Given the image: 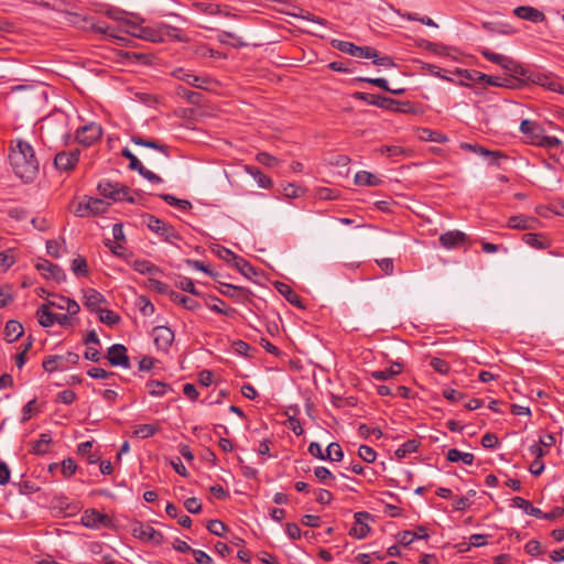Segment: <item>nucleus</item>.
Here are the masks:
<instances>
[{
    "label": "nucleus",
    "instance_id": "obj_1",
    "mask_svg": "<svg viewBox=\"0 0 564 564\" xmlns=\"http://www.w3.org/2000/svg\"><path fill=\"white\" fill-rule=\"evenodd\" d=\"M9 162L13 173L24 183L33 182L39 174V161L33 147L21 139L11 141Z\"/></svg>",
    "mask_w": 564,
    "mask_h": 564
},
{
    "label": "nucleus",
    "instance_id": "obj_2",
    "mask_svg": "<svg viewBox=\"0 0 564 564\" xmlns=\"http://www.w3.org/2000/svg\"><path fill=\"white\" fill-rule=\"evenodd\" d=\"M142 40L160 43L166 40H175L178 42H186V34L178 28L167 25L164 23H154L144 26Z\"/></svg>",
    "mask_w": 564,
    "mask_h": 564
},
{
    "label": "nucleus",
    "instance_id": "obj_3",
    "mask_svg": "<svg viewBox=\"0 0 564 564\" xmlns=\"http://www.w3.org/2000/svg\"><path fill=\"white\" fill-rule=\"evenodd\" d=\"M144 223L147 227L162 238L167 243H175L176 241L182 240V236L180 232L170 224L165 223L164 220L147 214L144 217Z\"/></svg>",
    "mask_w": 564,
    "mask_h": 564
},
{
    "label": "nucleus",
    "instance_id": "obj_4",
    "mask_svg": "<svg viewBox=\"0 0 564 564\" xmlns=\"http://www.w3.org/2000/svg\"><path fill=\"white\" fill-rule=\"evenodd\" d=\"M109 204L100 198L84 196L76 205H74V214L77 217L96 216L107 212Z\"/></svg>",
    "mask_w": 564,
    "mask_h": 564
},
{
    "label": "nucleus",
    "instance_id": "obj_5",
    "mask_svg": "<svg viewBox=\"0 0 564 564\" xmlns=\"http://www.w3.org/2000/svg\"><path fill=\"white\" fill-rule=\"evenodd\" d=\"M79 356L75 352H67L65 355H54L46 357L42 367L46 372L64 371L69 367L77 365Z\"/></svg>",
    "mask_w": 564,
    "mask_h": 564
},
{
    "label": "nucleus",
    "instance_id": "obj_6",
    "mask_svg": "<svg viewBox=\"0 0 564 564\" xmlns=\"http://www.w3.org/2000/svg\"><path fill=\"white\" fill-rule=\"evenodd\" d=\"M98 192L101 196L111 198L116 202H133V197L130 195V189L119 183L102 181L98 184Z\"/></svg>",
    "mask_w": 564,
    "mask_h": 564
},
{
    "label": "nucleus",
    "instance_id": "obj_7",
    "mask_svg": "<svg viewBox=\"0 0 564 564\" xmlns=\"http://www.w3.org/2000/svg\"><path fill=\"white\" fill-rule=\"evenodd\" d=\"M332 46L343 53L358 58H370L376 56V50L371 46H358L348 41L333 40Z\"/></svg>",
    "mask_w": 564,
    "mask_h": 564
},
{
    "label": "nucleus",
    "instance_id": "obj_8",
    "mask_svg": "<svg viewBox=\"0 0 564 564\" xmlns=\"http://www.w3.org/2000/svg\"><path fill=\"white\" fill-rule=\"evenodd\" d=\"M80 523L88 529L98 530L100 528H110L112 520L108 514L101 513L96 509H87L82 514Z\"/></svg>",
    "mask_w": 564,
    "mask_h": 564
},
{
    "label": "nucleus",
    "instance_id": "obj_9",
    "mask_svg": "<svg viewBox=\"0 0 564 564\" xmlns=\"http://www.w3.org/2000/svg\"><path fill=\"white\" fill-rule=\"evenodd\" d=\"M101 135L102 128L95 122H90L78 128L75 133L76 141L84 147L93 145L101 138Z\"/></svg>",
    "mask_w": 564,
    "mask_h": 564
},
{
    "label": "nucleus",
    "instance_id": "obj_10",
    "mask_svg": "<svg viewBox=\"0 0 564 564\" xmlns=\"http://www.w3.org/2000/svg\"><path fill=\"white\" fill-rule=\"evenodd\" d=\"M480 54L489 62L495 63L501 66L503 69L514 73V74H523L522 67L517 64L511 57H508L502 54L495 53L489 48H482Z\"/></svg>",
    "mask_w": 564,
    "mask_h": 564
},
{
    "label": "nucleus",
    "instance_id": "obj_11",
    "mask_svg": "<svg viewBox=\"0 0 564 564\" xmlns=\"http://www.w3.org/2000/svg\"><path fill=\"white\" fill-rule=\"evenodd\" d=\"M438 241L448 250L469 246L468 236L460 230H448L440 236Z\"/></svg>",
    "mask_w": 564,
    "mask_h": 564
},
{
    "label": "nucleus",
    "instance_id": "obj_12",
    "mask_svg": "<svg viewBox=\"0 0 564 564\" xmlns=\"http://www.w3.org/2000/svg\"><path fill=\"white\" fill-rule=\"evenodd\" d=\"M133 536L140 539L143 542H153L154 544H161L163 541V534L156 531L152 525L137 522L132 528Z\"/></svg>",
    "mask_w": 564,
    "mask_h": 564
},
{
    "label": "nucleus",
    "instance_id": "obj_13",
    "mask_svg": "<svg viewBox=\"0 0 564 564\" xmlns=\"http://www.w3.org/2000/svg\"><path fill=\"white\" fill-rule=\"evenodd\" d=\"M78 20H75L74 23L79 24L84 30L93 31L95 33L102 34L108 37L119 39L113 30L104 22H96L93 17H77Z\"/></svg>",
    "mask_w": 564,
    "mask_h": 564
},
{
    "label": "nucleus",
    "instance_id": "obj_14",
    "mask_svg": "<svg viewBox=\"0 0 564 564\" xmlns=\"http://www.w3.org/2000/svg\"><path fill=\"white\" fill-rule=\"evenodd\" d=\"M35 268L45 279H52L56 282L66 280V274L63 269L46 259H40Z\"/></svg>",
    "mask_w": 564,
    "mask_h": 564
},
{
    "label": "nucleus",
    "instance_id": "obj_15",
    "mask_svg": "<svg viewBox=\"0 0 564 564\" xmlns=\"http://www.w3.org/2000/svg\"><path fill=\"white\" fill-rule=\"evenodd\" d=\"M79 150H73L69 152L62 151L55 155L54 165L57 170L68 172L73 170L79 161Z\"/></svg>",
    "mask_w": 564,
    "mask_h": 564
},
{
    "label": "nucleus",
    "instance_id": "obj_16",
    "mask_svg": "<svg viewBox=\"0 0 564 564\" xmlns=\"http://www.w3.org/2000/svg\"><path fill=\"white\" fill-rule=\"evenodd\" d=\"M107 359L111 366H120L126 369L130 368L127 348L121 344H115L108 348Z\"/></svg>",
    "mask_w": 564,
    "mask_h": 564
},
{
    "label": "nucleus",
    "instance_id": "obj_17",
    "mask_svg": "<svg viewBox=\"0 0 564 564\" xmlns=\"http://www.w3.org/2000/svg\"><path fill=\"white\" fill-rule=\"evenodd\" d=\"M152 337L154 340L155 346L166 351L174 340V332L166 326H155L152 329Z\"/></svg>",
    "mask_w": 564,
    "mask_h": 564
},
{
    "label": "nucleus",
    "instance_id": "obj_18",
    "mask_svg": "<svg viewBox=\"0 0 564 564\" xmlns=\"http://www.w3.org/2000/svg\"><path fill=\"white\" fill-rule=\"evenodd\" d=\"M532 83L546 88L551 91L564 95V86L561 80L552 74H535L531 78Z\"/></svg>",
    "mask_w": 564,
    "mask_h": 564
},
{
    "label": "nucleus",
    "instance_id": "obj_19",
    "mask_svg": "<svg viewBox=\"0 0 564 564\" xmlns=\"http://www.w3.org/2000/svg\"><path fill=\"white\" fill-rule=\"evenodd\" d=\"M354 518L355 522L349 530V535L356 539L366 538L370 531V527L366 522L370 518V514L366 511H360L356 512Z\"/></svg>",
    "mask_w": 564,
    "mask_h": 564
},
{
    "label": "nucleus",
    "instance_id": "obj_20",
    "mask_svg": "<svg viewBox=\"0 0 564 564\" xmlns=\"http://www.w3.org/2000/svg\"><path fill=\"white\" fill-rule=\"evenodd\" d=\"M172 75L176 79L182 80V82L188 84L189 86H193V87L199 88V89H206L207 84L209 83V79L207 77H200V76L194 75L184 68L174 69Z\"/></svg>",
    "mask_w": 564,
    "mask_h": 564
},
{
    "label": "nucleus",
    "instance_id": "obj_21",
    "mask_svg": "<svg viewBox=\"0 0 564 564\" xmlns=\"http://www.w3.org/2000/svg\"><path fill=\"white\" fill-rule=\"evenodd\" d=\"M352 97L355 99L366 101L369 105L379 107V108L384 109V110L386 109H391L393 104H394V99H392V98H389V97H386V96H382V95L367 94V93H362V91H356L352 95Z\"/></svg>",
    "mask_w": 564,
    "mask_h": 564
},
{
    "label": "nucleus",
    "instance_id": "obj_22",
    "mask_svg": "<svg viewBox=\"0 0 564 564\" xmlns=\"http://www.w3.org/2000/svg\"><path fill=\"white\" fill-rule=\"evenodd\" d=\"M513 15L532 23H542L545 21V14L536 8L530 6H520L513 9Z\"/></svg>",
    "mask_w": 564,
    "mask_h": 564
},
{
    "label": "nucleus",
    "instance_id": "obj_23",
    "mask_svg": "<svg viewBox=\"0 0 564 564\" xmlns=\"http://www.w3.org/2000/svg\"><path fill=\"white\" fill-rule=\"evenodd\" d=\"M451 74L458 75L460 80L458 85L469 87L471 84H481L485 79V74L475 70V69H466V68H455Z\"/></svg>",
    "mask_w": 564,
    "mask_h": 564
},
{
    "label": "nucleus",
    "instance_id": "obj_24",
    "mask_svg": "<svg viewBox=\"0 0 564 564\" xmlns=\"http://www.w3.org/2000/svg\"><path fill=\"white\" fill-rule=\"evenodd\" d=\"M520 131L529 139L531 144H536L539 142L540 137L544 132V129L541 124L533 120H522L520 124Z\"/></svg>",
    "mask_w": 564,
    "mask_h": 564
},
{
    "label": "nucleus",
    "instance_id": "obj_25",
    "mask_svg": "<svg viewBox=\"0 0 564 564\" xmlns=\"http://www.w3.org/2000/svg\"><path fill=\"white\" fill-rule=\"evenodd\" d=\"M106 302L105 296L95 289H87L84 291V306L97 313L101 308V304Z\"/></svg>",
    "mask_w": 564,
    "mask_h": 564
},
{
    "label": "nucleus",
    "instance_id": "obj_26",
    "mask_svg": "<svg viewBox=\"0 0 564 564\" xmlns=\"http://www.w3.org/2000/svg\"><path fill=\"white\" fill-rule=\"evenodd\" d=\"M52 443L51 433H42L40 438L36 441H31L29 443V452L34 455H45L50 452V445Z\"/></svg>",
    "mask_w": 564,
    "mask_h": 564
},
{
    "label": "nucleus",
    "instance_id": "obj_27",
    "mask_svg": "<svg viewBox=\"0 0 564 564\" xmlns=\"http://www.w3.org/2000/svg\"><path fill=\"white\" fill-rule=\"evenodd\" d=\"M131 142H133L137 145L154 149V150L161 152L165 158H167L170 155L169 147L163 144V143H161L158 140L145 139V138H143L141 135L135 134V135L131 137Z\"/></svg>",
    "mask_w": 564,
    "mask_h": 564
},
{
    "label": "nucleus",
    "instance_id": "obj_28",
    "mask_svg": "<svg viewBox=\"0 0 564 564\" xmlns=\"http://www.w3.org/2000/svg\"><path fill=\"white\" fill-rule=\"evenodd\" d=\"M225 253H226V257L225 259L227 261H230L232 260L234 263H235V267L246 276H249L250 274H254L256 271L253 269V267L246 260L243 259L242 257H239L237 254H235L232 251H230L229 249H225Z\"/></svg>",
    "mask_w": 564,
    "mask_h": 564
},
{
    "label": "nucleus",
    "instance_id": "obj_29",
    "mask_svg": "<svg viewBox=\"0 0 564 564\" xmlns=\"http://www.w3.org/2000/svg\"><path fill=\"white\" fill-rule=\"evenodd\" d=\"M276 290L279 291L280 294H282L288 300L289 303H291L292 305H294L299 308H304L302 299L294 290H292V288L290 285H288L283 282H279L276 284Z\"/></svg>",
    "mask_w": 564,
    "mask_h": 564
},
{
    "label": "nucleus",
    "instance_id": "obj_30",
    "mask_svg": "<svg viewBox=\"0 0 564 564\" xmlns=\"http://www.w3.org/2000/svg\"><path fill=\"white\" fill-rule=\"evenodd\" d=\"M517 78L516 77H499V76H490L485 74V79L482 80V85L494 86V87H506V88H516L517 87Z\"/></svg>",
    "mask_w": 564,
    "mask_h": 564
},
{
    "label": "nucleus",
    "instance_id": "obj_31",
    "mask_svg": "<svg viewBox=\"0 0 564 564\" xmlns=\"http://www.w3.org/2000/svg\"><path fill=\"white\" fill-rule=\"evenodd\" d=\"M245 171L254 178L260 188L269 189L273 186L271 177L263 174L258 167L252 165H245Z\"/></svg>",
    "mask_w": 564,
    "mask_h": 564
},
{
    "label": "nucleus",
    "instance_id": "obj_32",
    "mask_svg": "<svg viewBox=\"0 0 564 564\" xmlns=\"http://www.w3.org/2000/svg\"><path fill=\"white\" fill-rule=\"evenodd\" d=\"M511 507L519 508L523 510L527 514L538 519L540 518V516H542V510L540 508L534 507L529 500L522 497H513L511 499Z\"/></svg>",
    "mask_w": 564,
    "mask_h": 564
},
{
    "label": "nucleus",
    "instance_id": "obj_33",
    "mask_svg": "<svg viewBox=\"0 0 564 564\" xmlns=\"http://www.w3.org/2000/svg\"><path fill=\"white\" fill-rule=\"evenodd\" d=\"M522 240L530 247L539 250L550 247L549 240L542 234L527 232L522 236Z\"/></svg>",
    "mask_w": 564,
    "mask_h": 564
},
{
    "label": "nucleus",
    "instance_id": "obj_34",
    "mask_svg": "<svg viewBox=\"0 0 564 564\" xmlns=\"http://www.w3.org/2000/svg\"><path fill=\"white\" fill-rule=\"evenodd\" d=\"M402 371V365L400 362H392V365L383 370H376L371 372V377L375 380L383 381L389 380L392 377L399 375Z\"/></svg>",
    "mask_w": 564,
    "mask_h": 564
},
{
    "label": "nucleus",
    "instance_id": "obj_35",
    "mask_svg": "<svg viewBox=\"0 0 564 564\" xmlns=\"http://www.w3.org/2000/svg\"><path fill=\"white\" fill-rule=\"evenodd\" d=\"M420 446V441L416 438L408 440L401 444L395 451L394 456L398 459H403L410 454L416 453Z\"/></svg>",
    "mask_w": 564,
    "mask_h": 564
},
{
    "label": "nucleus",
    "instance_id": "obj_36",
    "mask_svg": "<svg viewBox=\"0 0 564 564\" xmlns=\"http://www.w3.org/2000/svg\"><path fill=\"white\" fill-rule=\"evenodd\" d=\"M23 334V326L18 321H9L4 327V337L8 343L15 341Z\"/></svg>",
    "mask_w": 564,
    "mask_h": 564
},
{
    "label": "nucleus",
    "instance_id": "obj_37",
    "mask_svg": "<svg viewBox=\"0 0 564 564\" xmlns=\"http://www.w3.org/2000/svg\"><path fill=\"white\" fill-rule=\"evenodd\" d=\"M37 321L43 327H51L55 324V314L50 311L48 304H42L36 311Z\"/></svg>",
    "mask_w": 564,
    "mask_h": 564
},
{
    "label": "nucleus",
    "instance_id": "obj_38",
    "mask_svg": "<svg viewBox=\"0 0 564 564\" xmlns=\"http://www.w3.org/2000/svg\"><path fill=\"white\" fill-rule=\"evenodd\" d=\"M534 221V218L527 217L524 215L511 216L508 219V227L518 230H525L532 228V224Z\"/></svg>",
    "mask_w": 564,
    "mask_h": 564
},
{
    "label": "nucleus",
    "instance_id": "obj_39",
    "mask_svg": "<svg viewBox=\"0 0 564 564\" xmlns=\"http://www.w3.org/2000/svg\"><path fill=\"white\" fill-rule=\"evenodd\" d=\"M476 153L487 158L490 165L499 166L502 160H507L508 156L502 151H490L485 148H477Z\"/></svg>",
    "mask_w": 564,
    "mask_h": 564
},
{
    "label": "nucleus",
    "instance_id": "obj_40",
    "mask_svg": "<svg viewBox=\"0 0 564 564\" xmlns=\"http://www.w3.org/2000/svg\"><path fill=\"white\" fill-rule=\"evenodd\" d=\"M93 449V442L86 441L77 446V454L87 457V464L94 465L100 460V456L96 453H91Z\"/></svg>",
    "mask_w": 564,
    "mask_h": 564
},
{
    "label": "nucleus",
    "instance_id": "obj_41",
    "mask_svg": "<svg viewBox=\"0 0 564 564\" xmlns=\"http://www.w3.org/2000/svg\"><path fill=\"white\" fill-rule=\"evenodd\" d=\"M355 183L360 186H378L381 181L370 172L359 171L355 174Z\"/></svg>",
    "mask_w": 564,
    "mask_h": 564
},
{
    "label": "nucleus",
    "instance_id": "obj_42",
    "mask_svg": "<svg viewBox=\"0 0 564 564\" xmlns=\"http://www.w3.org/2000/svg\"><path fill=\"white\" fill-rule=\"evenodd\" d=\"M144 26L145 25H142L141 23H139L130 18H127V20H124V23L121 26V31H124L126 33H128L134 37L142 40Z\"/></svg>",
    "mask_w": 564,
    "mask_h": 564
},
{
    "label": "nucleus",
    "instance_id": "obj_43",
    "mask_svg": "<svg viewBox=\"0 0 564 564\" xmlns=\"http://www.w3.org/2000/svg\"><path fill=\"white\" fill-rule=\"evenodd\" d=\"M144 26L145 25H142L141 23H139L130 18H127V20H124V23L121 26V31H124L126 33H128L134 37L142 40Z\"/></svg>",
    "mask_w": 564,
    "mask_h": 564
},
{
    "label": "nucleus",
    "instance_id": "obj_44",
    "mask_svg": "<svg viewBox=\"0 0 564 564\" xmlns=\"http://www.w3.org/2000/svg\"><path fill=\"white\" fill-rule=\"evenodd\" d=\"M170 297L173 302L181 304L184 308L188 311H195L199 307L197 301L186 295L180 294L177 292L172 291L170 293Z\"/></svg>",
    "mask_w": 564,
    "mask_h": 564
},
{
    "label": "nucleus",
    "instance_id": "obj_45",
    "mask_svg": "<svg viewBox=\"0 0 564 564\" xmlns=\"http://www.w3.org/2000/svg\"><path fill=\"white\" fill-rule=\"evenodd\" d=\"M70 269L76 276L88 275V264L86 258L77 256L72 260Z\"/></svg>",
    "mask_w": 564,
    "mask_h": 564
},
{
    "label": "nucleus",
    "instance_id": "obj_46",
    "mask_svg": "<svg viewBox=\"0 0 564 564\" xmlns=\"http://www.w3.org/2000/svg\"><path fill=\"white\" fill-rule=\"evenodd\" d=\"M131 267L133 268L134 271H137L141 274H152V273H156L159 271V268L148 260H140V259L134 260L131 263Z\"/></svg>",
    "mask_w": 564,
    "mask_h": 564
},
{
    "label": "nucleus",
    "instance_id": "obj_47",
    "mask_svg": "<svg viewBox=\"0 0 564 564\" xmlns=\"http://www.w3.org/2000/svg\"><path fill=\"white\" fill-rule=\"evenodd\" d=\"M344 458V452L338 443L332 442L325 449V460L340 462Z\"/></svg>",
    "mask_w": 564,
    "mask_h": 564
},
{
    "label": "nucleus",
    "instance_id": "obj_48",
    "mask_svg": "<svg viewBox=\"0 0 564 564\" xmlns=\"http://www.w3.org/2000/svg\"><path fill=\"white\" fill-rule=\"evenodd\" d=\"M314 476L316 477V479H318L322 484L326 486H332L335 480V476L333 475V473L324 466L315 467Z\"/></svg>",
    "mask_w": 564,
    "mask_h": 564
},
{
    "label": "nucleus",
    "instance_id": "obj_49",
    "mask_svg": "<svg viewBox=\"0 0 564 564\" xmlns=\"http://www.w3.org/2000/svg\"><path fill=\"white\" fill-rule=\"evenodd\" d=\"M159 426L160 425H139L135 430H133L131 436L138 438H149L160 431Z\"/></svg>",
    "mask_w": 564,
    "mask_h": 564
},
{
    "label": "nucleus",
    "instance_id": "obj_50",
    "mask_svg": "<svg viewBox=\"0 0 564 564\" xmlns=\"http://www.w3.org/2000/svg\"><path fill=\"white\" fill-rule=\"evenodd\" d=\"M381 154H386L387 156H408L411 153V150L405 149L401 145H382L379 150Z\"/></svg>",
    "mask_w": 564,
    "mask_h": 564
},
{
    "label": "nucleus",
    "instance_id": "obj_51",
    "mask_svg": "<svg viewBox=\"0 0 564 564\" xmlns=\"http://www.w3.org/2000/svg\"><path fill=\"white\" fill-rule=\"evenodd\" d=\"M193 7L202 12V13H205V14H208V15H217L219 14L221 11H220V7L216 3H212V2H207V1H198V2H194L193 3Z\"/></svg>",
    "mask_w": 564,
    "mask_h": 564
},
{
    "label": "nucleus",
    "instance_id": "obj_52",
    "mask_svg": "<svg viewBox=\"0 0 564 564\" xmlns=\"http://www.w3.org/2000/svg\"><path fill=\"white\" fill-rule=\"evenodd\" d=\"M160 197L169 205L177 207L181 210H188L192 208V203L187 199H180L170 194H162Z\"/></svg>",
    "mask_w": 564,
    "mask_h": 564
},
{
    "label": "nucleus",
    "instance_id": "obj_53",
    "mask_svg": "<svg viewBox=\"0 0 564 564\" xmlns=\"http://www.w3.org/2000/svg\"><path fill=\"white\" fill-rule=\"evenodd\" d=\"M358 435L365 440H367L369 437H375L378 440L383 435V433L378 426L359 425L358 426Z\"/></svg>",
    "mask_w": 564,
    "mask_h": 564
},
{
    "label": "nucleus",
    "instance_id": "obj_54",
    "mask_svg": "<svg viewBox=\"0 0 564 564\" xmlns=\"http://www.w3.org/2000/svg\"><path fill=\"white\" fill-rule=\"evenodd\" d=\"M97 313L100 322L108 326H113L120 321V316L110 310L100 308Z\"/></svg>",
    "mask_w": 564,
    "mask_h": 564
},
{
    "label": "nucleus",
    "instance_id": "obj_55",
    "mask_svg": "<svg viewBox=\"0 0 564 564\" xmlns=\"http://www.w3.org/2000/svg\"><path fill=\"white\" fill-rule=\"evenodd\" d=\"M177 95L185 98L192 105H199L202 101V94L188 90L184 87H177Z\"/></svg>",
    "mask_w": 564,
    "mask_h": 564
},
{
    "label": "nucleus",
    "instance_id": "obj_56",
    "mask_svg": "<svg viewBox=\"0 0 564 564\" xmlns=\"http://www.w3.org/2000/svg\"><path fill=\"white\" fill-rule=\"evenodd\" d=\"M104 14L113 21H118L121 24L124 23V20L128 18V13L119 8L109 7L104 11Z\"/></svg>",
    "mask_w": 564,
    "mask_h": 564
},
{
    "label": "nucleus",
    "instance_id": "obj_57",
    "mask_svg": "<svg viewBox=\"0 0 564 564\" xmlns=\"http://www.w3.org/2000/svg\"><path fill=\"white\" fill-rule=\"evenodd\" d=\"M176 286L196 296L200 294L195 288L194 281L187 276H181L176 282Z\"/></svg>",
    "mask_w": 564,
    "mask_h": 564
},
{
    "label": "nucleus",
    "instance_id": "obj_58",
    "mask_svg": "<svg viewBox=\"0 0 564 564\" xmlns=\"http://www.w3.org/2000/svg\"><path fill=\"white\" fill-rule=\"evenodd\" d=\"M39 412V405L36 400L29 401L22 409V422H26L34 417L35 413Z\"/></svg>",
    "mask_w": 564,
    "mask_h": 564
},
{
    "label": "nucleus",
    "instance_id": "obj_59",
    "mask_svg": "<svg viewBox=\"0 0 564 564\" xmlns=\"http://www.w3.org/2000/svg\"><path fill=\"white\" fill-rule=\"evenodd\" d=\"M207 530L214 535L224 536L228 529L224 522L214 519L208 521Z\"/></svg>",
    "mask_w": 564,
    "mask_h": 564
},
{
    "label": "nucleus",
    "instance_id": "obj_60",
    "mask_svg": "<svg viewBox=\"0 0 564 564\" xmlns=\"http://www.w3.org/2000/svg\"><path fill=\"white\" fill-rule=\"evenodd\" d=\"M195 52L200 57L226 58L225 54L220 53L219 51L213 50L207 45L198 46Z\"/></svg>",
    "mask_w": 564,
    "mask_h": 564
},
{
    "label": "nucleus",
    "instance_id": "obj_61",
    "mask_svg": "<svg viewBox=\"0 0 564 564\" xmlns=\"http://www.w3.org/2000/svg\"><path fill=\"white\" fill-rule=\"evenodd\" d=\"M358 456L366 463H373L377 458V453L372 447L368 445H361L358 448Z\"/></svg>",
    "mask_w": 564,
    "mask_h": 564
},
{
    "label": "nucleus",
    "instance_id": "obj_62",
    "mask_svg": "<svg viewBox=\"0 0 564 564\" xmlns=\"http://www.w3.org/2000/svg\"><path fill=\"white\" fill-rule=\"evenodd\" d=\"M256 161L268 167H275L279 164V160L268 152L257 153Z\"/></svg>",
    "mask_w": 564,
    "mask_h": 564
},
{
    "label": "nucleus",
    "instance_id": "obj_63",
    "mask_svg": "<svg viewBox=\"0 0 564 564\" xmlns=\"http://www.w3.org/2000/svg\"><path fill=\"white\" fill-rule=\"evenodd\" d=\"M430 366L433 368V370H435L436 372H438L441 375L448 373V371L451 369L449 364L446 360L441 359L438 357H433L430 361Z\"/></svg>",
    "mask_w": 564,
    "mask_h": 564
},
{
    "label": "nucleus",
    "instance_id": "obj_64",
    "mask_svg": "<svg viewBox=\"0 0 564 564\" xmlns=\"http://www.w3.org/2000/svg\"><path fill=\"white\" fill-rule=\"evenodd\" d=\"M421 138L424 140H427V141H433V142H438V143H443L447 140V138L444 134H442L441 132L433 131L430 129H423Z\"/></svg>",
    "mask_w": 564,
    "mask_h": 564
}]
</instances>
